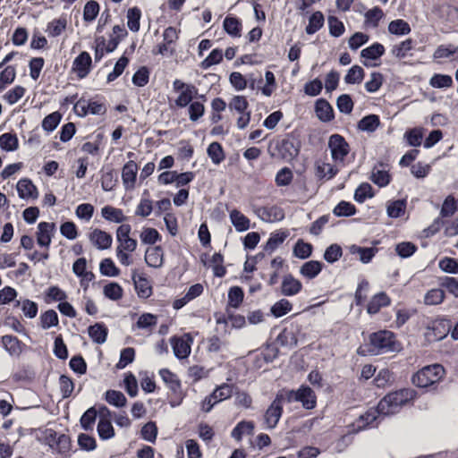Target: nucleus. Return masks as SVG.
<instances>
[{"mask_svg": "<svg viewBox=\"0 0 458 458\" xmlns=\"http://www.w3.org/2000/svg\"><path fill=\"white\" fill-rule=\"evenodd\" d=\"M415 393L412 389L404 388L386 394L377 404V409L370 408L359 416L353 425L352 431H361L369 427H374L378 415H393L400 411L401 408L412 400Z\"/></svg>", "mask_w": 458, "mask_h": 458, "instance_id": "nucleus-1", "label": "nucleus"}, {"mask_svg": "<svg viewBox=\"0 0 458 458\" xmlns=\"http://www.w3.org/2000/svg\"><path fill=\"white\" fill-rule=\"evenodd\" d=\"M399 350L400 344L394 334L389 330H380L369 335V352L372 354L377 355Z\"/></svg>", "mask_w": 458, "mask_h": 458, "instance_id": "nucleus-2", "label": "nucleus"}, {"mask_svg": "<svg viewBox=\"0 0 458 458\" xmlns=\"http://www.w3.org/2000/svg\"><path fill=\"white\" fill-rule=\"evenodd\" d=\"M44 444L47 445L54 454L59 455L55 458H67L71 451V440L67 435H58L52 428H47L40 437Z\"/></svg>", "mask_w": 458, "mask_h": 458, "instance_id": "nucleus-3", "label": "nucleus"}, {"mask_svg": "<svg viewBox=\"0 0 458 458\" xmlns=\"http://www.w3.org/2000/svg\"><path fill=\"white\" fill-rule=\"evenodd\" d=\"M445 371L442 365L433 364L423 367L412 377V383L420 388H425L438 383Z\"/></svg>", "mask_w": 458, "mask_h": 458, "instance_id": "nucleus-4", "label": "nucleus"}, {"mask_svg": "<svg viewBox=\"0 0 458 458\" xmlns=\"http://www.w3.org/2000/svg\"><path fill=\"white\" fill-rule=\"evenodd\" d=\"M159 375L173 394L170 401L171 406H179L184 398V394L182 392V384L178 377L167 369H160Z\"/></svg>", "mask_w": 458, "mask_h": 458, "instance_id": "nucleus-5", "label": "nucleus"}, {"mask_svg": "<svg viewBox=\"0 0 458 458\" xmlns=\"http://www.w3.org/2000/svg\"><path fill=\"white\" fill-rule=\"evenodd\" d=\"M285 399L288 403L300 402L302 407L310 410L317 404V396L314 391L307 386H301L298 390H291L285 393Z\"/></svg>", "mask_w": 458, "mask_h": 458, "instance_id": "nucleus-6", "label": "nucleus"}, {"mask_svg": "<svg viewBox=\"0 0 458 458\" xmlns=\"http://www.w3.org/2000/svg\"><path fill=\"white\" fill-rule=\"evenodd\" d=\"M328 148L332 159L337 164H344L350 152V146L345 139L340 134H332L328 140Z\"/></svg>", "mask_w": 458, "mask_h": 458, "instance_id": "nucleus-7", "label": "nucleus"}, {"mask_svg": "<svg viewBox=\"0 0 458 458\" xmlns=\"http://www.w3.org/2000/svg\"><path fill=\"white\" fill-rule=\"evenodd\" d=\"M278 156L285 161H292L300 153L301 142L293 136H287L276 143Z\"/></svg>", "mask_w": 458, "mask_h": 458, "instance_id": "nucleus-8", "label": "nucleus"}, {"mask_svg": "<svg viewBox=\"0 0 458 458\" xmlns=\"http://www.w3.org/2000/svg\"><path fill=\"white\" fill-rule=\"evenodd\" d=\"M283 395H276L270 406L265 412L264 422L267 428L272 429L276 427L283 413Z\"/></svg>", "mask_w": 458, "mask_h": 458, "instance_id": "nucleus-9", "label": "nucleus"}, {"mask_svg": "<svg viewBox=\"0 0 458 458\" xmlns=\"http://www.w3.org/2000/svg\"><path fill=\"white\" fill-rule=\"evenodd\" d=\"M170 341L176 358L182 360L190 355L193 340L189 334H184L180 337L174 336Z\"/></svg>", "mask_w": 458, "mask_h": 458, "instance_id": "nucleus-10", "label": "nucleus"}, {"mask_svg": "<svg viewBox=\"0 0 458 458\" xmlns=\"http://www.w3.org/2000/svg\"><path fill=\"white\" fill-rule=\"evenodd\" d=\"M55 231V225L54 223L40 222L38 225L36 232L38 245L48 249L51 244Z\"/></svg>", "mask_w": 458, "mask_h": 458, "instance_id": "nucleus-11", "label": "nucleus"}, {"mask_svg": "<svg viewBox=\"0 0 458 458\" xmlns=\"http://www.w3.org/2000/svg\"><path fill=\"white\" fill-rule=\"evenodd\" d=\"M89 240L98 250L109 249L113 242L112 235L100 229H93L89 233Z\"/></svg>", "mask_w": 458, "mask_h": 458, "instance_id": "nucleus-12", "label": "nucleus"}, {"mask_svg": "<svg viewBox=\"0 0 458 458\" xmlns=\"http://www.w3.org/2000/svg\"><path fill=\"white\" fill-rule=\"evenodd\" d=\"M91 56L88 52H81L73 61L72 71L81 79L85 78L90 72Z\"/></svg>", "mask_w": 458, "mask_h": 458, "instance_id": "nucleus-13", "label": "nucleus"}, {"mask_svg": "<svg viewBox=\"0 0 458 458\" xmlns=\"http://www.w3.org/2000/svg\"><path fill=\"white\" fill-rule=\"evenodd\" d=\"M302 289V284L300 280L293 277L291 274L283 277L281 284V293L284 296H294Z\"/></svg>", "mask_w": 458, "mask_h": 458, "instance_id": "nucleus-14", "label": "nucleus"}, {"mask_svg": "<svg viewBox=\"0 0 458 458\" xmlns=\"http://www.w3.org/2000/svg\"><path fill=\"white\" fill-rule=\"evenodd\" d=\"M145 261L148 266L155 268L161 267L164 263V252L160 246L149 247L145 252Z\"/></svg>", "mask_w": 458, "mask_h": 458, "instance_id": "nucleus-15", "label": "nucleus"}, {"mask_svg": "<svg viewBox=\"0 0 458 458\" xmlns=\"http://www.w3.org/2000/svg\"><path fill=\"white\" fill-rule=\"evenodd\" d=\"M138 165L134 161L127 162L122 171V179L126 189H132L136 182Z\"/></svg>", "mask_w": 458, "mask_h": 458, "instance_id": "nucleus-16", "label": "nucleus"}, {"mask_svg": "<svg viewBox=\"0 0 458 458\" xmlns=\"http://www.w3.org/2000/svg\"><path fill=\"white\" fill-rule=\"evenodd\" d=\"M315 112L321 122L327 123L334 119V110L331 105L324 98H319L316 101Z\"/></svg>", "mask_w": 458, "mask_h": 458, "instance_id": "nucleus-17", "label": "nucleus"}, {"mask_svg": "<svg viewBox=\"0 0 458 458\" xmlns=\"http://www.w3.org/2000/svg\"><path fill=\"white\" fill-rule=\"evenodd\" d=\"M370 179L379 187L386 186L390 182V174L386 169V165L382 163L375 165Z\"/></svg>", "mask_w": 458, "mask_h": 458, "instance_id": "nucleus-18", "label": "nucleus"}, {"mask_svg": "<svg viewBox=\"0 0 458 458\" xmlns=\"http://www.w3.org/2000/svg\"><path fill=\"white\" fill-rule=\"evenodd\" d=\"M16 188L21 199H37L38 196L36 186L29 179H21Z\"/></svg>", "mask_w": 458, "mask_h": 458, "instance_id": "nucleus-19", "label": "nucleus"}, {"mask_svg": "<svg viewBox=\"0 0 458 458\" xmlns=\"http://www.w3.org/2000/svg\"><path fill=\"white\" fill-rule=\"evenodd\" d=\"M338 173V169L333 165L318 161L315 164V174L319 180H330Z\"/></svg>", "mask_w": 458, "mask_h": 458, "instance_id": "nucleus-20", "label": "nucleus"}, {"mask_svg": "<svg viewBox=\"0 0 458 458\" xmlns=\"http://www.w3.org/2000/svg\"><path fill=\"white\" fill-rule=\"evenodd\" d=\"M390 298L385 293L375 294L367 306V311L369 314L377 313L381 308L390 305Z\"/></svg>", "mask_w": 458, "mask_h": 458, "instance_id": "nucleus-21", "label": "nucleus"}, {"mask_svg": "<svg viewBox=\"0 0 458 458\" xmlns=\"http://www.w3.org/2000/svg\"><path fill=\"white\" fill-rule=\"evenodd\" d=\"M452 328V323L449 319L442 318L433 322L432 332L435 340H442L450 332Z\"/></svg>", "mask_w": 458, "mask_h": 458, "instance_id": "nucleus-22", "label": "nucleus"}, {"mask_svg": "<svg viewBox=\"0 0 458 458\" xmlns=\"http://www.w3.org/2000/svg\"><path fill=\"white\" fill-rule=\"evenodd\" d=\"M230 220L238 232L247 231L250 226V219L237 209L230 212Z\"/></svg>", "mask_w": 458, "mask_h": 458, "instance_id": "nucleus-23", "label": "nucleus"}, {"mask_svg": "<svg viewBox=\"0 0 458 458\" xmlns=\"http://www.w3.org/2000/svg\"><path fill=\"white\" fill-rule=\"evenodd\" d=\"M322 267L323 263L320 261L310 260L301 267L300 273L308 279H313L321 272Z\"/></svg>", "mask_w": 458, "mask_h": 458, "instance_id": "nucleus-24", "label": "nucleus"}, {"mask_svg": "<svg viewBox=\"0 0 458 458\" xmlns=\"http://www.w3.org/2000/svg\"><path fill=\"white\" fill-rule=\"evenodd\" d=\"M101 215L109 222L123 223L127 220V217L124 216L122 209L112 206L104 207L101 209Z\"/></svg>", "mask_w": 458, "mask_h": 458, "instance_id": "nucleus-25", "label": "nucleus"}, {"mask_svg": "<svg viewBox=\"0 0 458 458\" xmlns=\"http://www.w3.org/2000/svg\"><path fill=\"white\" fill-rule=\"evenodd\" d=\"M89 335L93 342L102 344L106 342L107 337V328L102 323H96L90 326L88 329Z\"/></svg>", "mask_w": 458, "mask_h": 458, "instance_id": "nucleus-26", "label": "nucleus"}, {"mask_svg": "<svg viewBox=\"0 0 458 458\" xmlns=\"http://www.w3.org/2000/svg\"><path fill=\"white\" fill-rule=\"evenodd\" d=\"M2 344L10 355L19 356L21 353V343L16 336L4 335L2 337Z\"/></svg>", "mask_w": 458, "mask_h": 458, "instance_id": "nucleus-27", "label": "nucleus"}, {"mask_svg": "<svg viewBox=\"0 0 458 458\" xmlns=\"http://www.w3.org/2000/svg\"><path fill=\"white\" fill-rule=\"evenodd\" d=\"M259 216L266 222H274L284 218V215L282 209L276 207L260 208L258 210Z\"/></svg>", "mask_w": 458, "mask_h": 458, "instance_id": "nucleus-28", "label": "nucleus"}, {"mask_svg": "<svg viewBox=\"0 0 458 458\" xmlns=\"http://www.w3.org/2000/svg\"><path fill=\"white\" fill-rule=\"evenodd\" d=\"M380 125L379 117L377 114L364 116L358 123V129L362 131L374 132Z\"/></svg>", "mask_w": 458, "mask_h": 458, "instance_id": "nucleus-29", "label": "nucleus"}, {"mask_svg": "<svg viewBox=\"0 0 458 458\" xmlns=\"http://www.w3.org/2000/svg\"><path fill=\"white\" fill-rule=\"evenodd\" d=\"M254 429L252 421L242 420L239 422L231 432V437L240 441L244 435H251Z\"/></svg>", "mask_w": 458, "mask_h": 458, "instance_id": "nucleus-30", "label": "nucleus"}, {"mask_svg": "<svg viewBox=\"0 0 458 458\" xmlns=\"http://www.w3.org/2000/svg\"><path fill=\"white\" fill-rule=\"evenodd\" d=\"M288 237L287 232H275L270 234L269 239L267 240L265 245V250L272 253L276 248H278L284 240Z\"/></svg>", "mask_w": 458, "mask_h": 458, "instance_id": "nucleus-31", "label": "nucleus"}, {"mask_svg": "<svg viewBox=\"0 0 458 458\" xmlns=\"http://www.w3.org/2000/svg\"><path fill=\"white\" fill-rule=\"evenodd\" d=\"M67 20L65 17H60L58 19L53 20L47 24L46 31L50 37H58L60 36L66 29Z\"/></svg>", "mask_w": 458, "mask_h": 458, "instance_id": "nucleus-32", "label": "nucleus"}, {"mask_svg": "<svg viewBox=\"0 0 458 458\" xmlns=\"http://www.w3.org/2000/svg\"><path fill=\"white\" fill-rule=\"evenodd\" d=\"M325 18L321 12L317 11L311 14L309 19V24L307 25L305 30L309 35H312L318 31L324 25Z\"/></svg>", "mask_w": 458, "mask_h": 458, "instance_id": "nucleus-33", "label": "nucleus"}, {"mask_svg": "<svg viewBox=\"0 0 458 458\" xmlns=\"http://www.w3.org/2000/svg\"><path fill=\"white\" fill-rule=\"evenodd\" d=\"M131 278L134 282L135 288L138 291L139 296L147 298L151 294V288L148 285V282L146 278L138 276L136 271L132 272Z\"/></svg>", "mask_w": 458, "mask_h": 458, "instance_id": "nucleus-34", "label": "nucleus"}, {"mask_svg": "<svg viewBox=\"0 0 458 458\" xmlns=\"http://www.w3.org/2000/svg\"><path fill=\"white\" fill-rule=\"evenodd\" d=\"M276 342L282 346L292 348L297 345L298 340L293 329L285 328L278 335Z\"/></svg>", "mask_w": 458, "mask_h": 458, "instance_id": "nucleus-35", "label": "nucleus"}, {"mask_svg": "<svg viewBox=\"0 0 458 458\" xmlns=\"http://www.w3.org/2000/svg\"><path fill=\"white\" fill-rule=\"evenodd\" d=\"M19 147V140L15 134L6 132L0 136V148L7 152L14 151Z\"/></svg>", "mask_w": 458, "mask_h": 458, "instance_id": "nucleus-36", "label": "nucleus"}, {"mask_svg": "<svg viewBox=\"0 0 458 458\" xmlns=\"http://www.w3.org/2000/svg\"><path fill=\"white\" fill-rule=\"evenodd\" d=\"M16 306H20L24 316L28 318H34L38 310V306L35 301L29 299H20L16 301Z\"/></svg>", "mask_w": 458, "mask_h": 458, "instance_id": "nucleus-37", "label": "nucleus"}, {"mask_svg": "<svg viewBox=\"0 0 458 458\" xmlns=\"http://www.w3.org/2000/svg\"><path fill=\"white\" fill-rule=\"evenodd\" d=\"M388 31L394 35L404 36L411 32V27L404 20L397 19L389 23Z\"/></svg>", "mask_w": 458, "mask_h": 458, "instance_id": "nucleus-38", "label": "nucleus"}, {"mask_svg": "<svg viewBox=\"0 0 458 458\" xmlns=\"http://www.w3.org/2000/svg\"><path fill=\"white\" fill-rule=\"evenodd\" d=\"M413 47V41L411 38L405 39L393 47L391 53L398 59L405 58L409 51Z\"/></svg>", "mask_w": 458, "mask_h": 458, "instance_id": "nucleus-39", "label": "nucleus"}, {"mask_svg": "<svg viewBox=\"0 0 458 458\" xmlns=\"http://www.w3.org/2000/svg\"><path fill=\"white\" fill-rule=\"evenodd\" d=\"M350 251L353 255H358L362 263H369L376 254V249L364 248L357 245L350 247Z\"/></svg>", "mask_w": 458, "mask_h": 458, "instance_id": "nucleus-40", "label": "nucleus"}, {"mask_svg": "<svg viewBox=\"0 0 458 458\" xmlns=\"http://www.w3.org/2000/svg\"><path fill=\"white\" fill-rule=\"evenodd\" d=\"M100 7L97 1H88L83 8V20L85 22H92L98 15Z\"/></svg>", "mask_w": 458, "mask_h": 458, "instance_id": "nucleus-41", "label": "nucleus"}, {"mask_svg": "<svg viewBox=\"0 0 458 458\" xmlns=\"http://www.w3.org/2000/svg\"><path fill=\"white\" fill-rule=\"evenodd\" d=\"M365 25L367 27L377 28L379 21L383 18L384 13L381 8L376 6L369 9L365 13Z\"/></svg>", "mask_w": 458, "mask_h": 458, "instance_id": "nucleus-42", "label": "nucleus"}, {"mask_svg": "<svg viewBox=\"0 0 458 458\" xmlns=\"http://www.w3.org/2000/svg\"><path fill=\"white\" fill-rule=\"evenodd\" d=\"M385 53V47L380 43H374L370 47H368L361 50L360 55L363 58L377 60L382 56Z\"/></svg>", "mask_w": 458, "mask_h": 458, "instance_id": "nucleus-43", "label": "nucleus"}, {"mask_svg": "<svg viewBox=\"0 0 458 458\" xmlns=\"http://www.w3.org/2000/svg\"><path fill=\"white\" fill-rule=\"evenodd\" d=\"M223 26L225 30L232 37H240L242 23L239 19L235 17H226L224 20Z\"/></svg>", "mask_w": 458, "mask_h": 458, "instance_id": "nucleus-44", "label": "nucleus"}, {"mask_svg": "<svg viewBox=\"0 0 458 458\" xmlns=\"http://www.w3.org/2000/svg\"><path fill=\"white\" fill-rule=\"evenodd\" d=\"M141 17V11L138 7L130 8L127 12V26L133 31L137 32L140 30V20Z\"/></svg>", "mask_w": 458, "mask_h": 458, "instance_id": "nucleus-45", "label": "nucleus"}, {"mask_svg": "<svg viewBox=\"0 0 458 458\" xmlns=\"http://www.w3.org/2000/svg\"><path fill=\"white\" fill-rule=\"evenodd\" d=\"M40 326L43 329H48L53 327H57L59 318L57 313L54 310H48L40 316Z\"/></svg>", "mask_w": 458, "mask_h": 458, "instance_id": "nucleus-46", "label": "nucleus"}, {"mask_svg": "<svg viewBox=\"0 0 458 458\" xmlns=\"http://www.w3.org/2000/svg\"><path fill=\"white\" fill-rule=\"evenodd\" d=\"M293 304L286 299H281L276 301L270 309L272 315L276 318H281L290 312Z\"/></svg>", "mask_w": 458, "mask_h": 458, "instance_id": "nucleus-47", "label": "nucleus"}, {"mask_svg": "<svg viewBox=\"0 0 458 458\" xmlns=\"http://www.w3.org/2000/svg\"><path fill=\"white\" fill-rule=\"evenodd\" d=\"M98 433L101 439H110L114 436V429L112 426L111 420L106 419H99L98 424Z\"/></svg>", "mask_w": 458, "mask_h": 458, "instance_id": "nucleus-48", "label": "nucleus"}, {"mask_svg": "<svg viewBox=\"0 0 458 458\" xmlns=\"http://www.w3.org/2000/svg\"><path fill=\"white\" fill-rule=\"evenodd\" d=\"M364 78V70L359 65H353L344 76L347 84H359Z\"/></svg>", "mask_w": 458, "mask_h": 458, "instance_id": "nucleus-49", "label": "nucleus"}, {"mask_svg": "<svg viewBox=\"0 0 458 458\" xmlns=\"http://www.w3.org/2000/svg\"><path fill=\"white\" fill-rule=\"evenodd\" d=\"M207 152L215 165H219L225 159L223 148L218 142H212L208 147Z\"/></svg>", "mask_w": 458, "mask_h": 458, "instance_id": "nucleus-50", "label": "nucleus"}, {"mask_svg": "<svg viewBox=\"0 0 458 458\" xmlns=\"http://www.w3.org/2000/svg\"><path fill=\"white\" fill-rule=\"evenodd\" d=\"M434 58L440 59V58H449L454 57V59L458 58V46L453 47V46H445L441 45L439 46L433 55Z\"/></svg>", "mask_w": 458, "mask_h": 458, "instance_id": "nucleus-51", "label": "nucleus"}, {"mask_svg": "<svg viewBox=\"0 0 458 458\" xmlns=\"http://www.w3.org/2000/svg\"><path fill=\"white\" fill-rule=\"evenodd\" d=\"M106 401L115 407H123L127 402L125 395L122 392L116 390L106 391Z\"/></svg>", "mask_w": 458, "mask_h": 458, "instance_id": "nucleus-52", "label": "nucleus"}, {"mask_svg": "<svg viewBox=\"0 0 458 458\" xmlns=\"http://www.w3.org/2000/svg\"><path fill=\"white\" fill-rule=\"evenodd\" d=\"M99 270L103 276H117L120 274L119 268L115 266L114 262L109 259H104L99 264Z\"/></svg>", "mask_w": 458, "mask_h": 458, "instance_id": "nucleus-53", "label": "nucleus"}, {"mask_svg": "<svg viewBox=\"0 0 458 458\" xmlns=\"http://www.w3.org/2000/svg\"><path fill=\"white\" fill-rule=\"evenodd\" d=\"M16 77V69L14 66L8 65L0 72V92L6 85L13 82Z\"/></svg>", "mask_w": 458, "mask_h": 458, "instance_id": "nucleus-54", "label": "nucleus"}, {"mask_svg": "<svg viewBox=\"0 0 458 458\" xmlns=\"http://www.w3.org/2000/svg\"><path fill=\"white\" fill-rule=\"evenodd\" d=\"M103 293L106 298L112 301H118L123 297V288L114 282L106 284Z\"/></svg>", "mask_w": 458, "mask_h": 458, "instance_id": "nucleus-55", "label": "nucleus"}, {"mask_svg": "<svg viewBox=\"0 0 458 458\" xmlns=\"http://www.w3.org/2000/svg\"><path fill=\"white\" fill-rule=\"evenodd\" d=\"M243 296H244V293L241 287H239V286L231 287L228 292V304L231 307L237 309L242 302Z\"/></svg>", "mask_w": 458, "mask_h": 458, "instance_id": "nucleus-56", "label": "nucleus"}, {"mask_svg": "<svg viewBox=\"0 0 458 458\" xmlns=\"http://www.w3.org/2000/svg\"><path fill=\"white\" fill-rule=\"evenodd\" d=\"M406 208V201L403 199H398L393 201L387 205V215L390 217L397 218L400 217L405 211Z\"/></svg>", "mask_w": 458, "mask_h": 458, "instance_id": "nucleus-57", "label": "nucleus"}, {"mask_svg": "<svg viewBox=\"0 0 458 458\" xmlns=\"http://www.w3.org/2000/svg\"><path fill=\"white\" fill-rule=\"evenodd\" d=\"M429 84L437 89L450 88L453 85V79L450 75L435 74L431 77Z\"/></svg>", "mask_w": 458, "mask_h": 458, "instance_id": "nucleus-58", "label": "nucleus"}, {"mask_svg": "<svg viewBox=\"0 0 458 458\" xmlns=\"http://www.w3.org/2000/svg\"><path fill=\"white\" fill-rule=\"evenodd\" d=\"M445 298V293L441 289H431L424 297V302L427 305H437L440 304Z\"/></svg>", "mask_w": 458, "mask_h": 458, "instance_id": "nucleus-59", "label": "nucleus"}, {"mask_svg": "<svg viewBox=\"0 0 458 458\" xmlns=\"http://www.w3.org/2000/svg\"><path fill=\"white\" fill-rule=\"evenodd\" d=\"M62 115L58 112H54L47 115L42 121V128L47 131H53L61 121Z\"/></svg>", "mask_w": 458, "mask_h": 458, "instance_id": "nucleus-60", "label": "nucleus"}, {"mask_svg": "<svg viewBox=\"0 0 458 458\" xmlns=\"http://www.w3.org/2000/svg\"><path fill=\"white\" fill-rule=\"evenodd\" d=\"M404 138L410 146L419 147L421 145L423 139L422 130L420 128L411 129L405 132Z\"/></svg>", "mask_w": 458, "mask_h": 458, "instance_id": "nucleus-61", "label": "nucleus"}, {"mask_svg": "<svg viewBox=\"0 0 458 458\" xmlns=\"http://www.w3.org/2000/svg\"><path fill=\"white\" fill-rule=\"evenodd\" d=\"M457 210H458V200H456L453 196H448L445 199V201L442 205L440 215L443 217L451 216Z\"/></svg>", "mask_w": 458, "mask_h": 458, "instance_id": "nucleus-62", "label": "nucleus"}, {"mask_svg": "<svg viewBox=\"0 0 458 458\" xmlns=\"http://www.w3.org/2000/svg\"><path fill=\"white\" fill-rule=\"evenodd\" d=\"M141 437L150 443H155L157 436V428L153 421L146 423L140 431Z\"/></svg>", "mask_w": 458, "mask_h": 458, "instance_id": "nucleus-63", "label": "nucleus"}, {"mask_svg": "<svg viewBox=\"0 0 458 458\" xmlns=\"http://www.w3.org/2000/svg\"><path fill=\"white\" fill-rule=\"evenodd\" d=\"M372 187L369 183H361L355 191L354 199L359 203H363L367 199L372 198Z\"/></svg>", "mask_w": 458, "mask_h": 458, "instance_id": "nucleus-64", "label": "nucleus"}]
</instances>
